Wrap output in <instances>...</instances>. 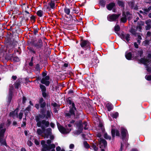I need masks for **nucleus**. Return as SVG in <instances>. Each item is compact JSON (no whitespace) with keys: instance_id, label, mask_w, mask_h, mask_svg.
I'll list each match as a JSON object with an SVG mask.
<instances>
[{"instance_id":"obj_30","label":"nucleus","mask_w":151,"mask_h":151,"mask_svg":"<svg viewBox=\"0 0 151 151\" xmlns=\"http://www.w3.org/2000/svg\"><path fill=\"white\" fill-rule=\"evenodd\" d=\"M35 27L36 28L34 29L33 31V33L35 35H36L37 33L38 32V31L39 30V29L37 28V26L35 25Z\"/></svg>"},{"instance_id":"obj_16","label":"nucleus","mask_w":151,"mask_h":151,"mask_svg":"<svg viewBox=\"0 0 151 151\" xmlns=\"http://www.w3.org/2000/svg\"><path fill=\"white\" fill-rule=\"evenodd\" d=\"M115 6V3L114 2H111L106 6L107 9L109 10H111L112 8Z\"/></svg>"},{"instance_id":"obj_20","label":"nucleus","mask_w":151,"mask_h":151,"mask_svg":"<svg viewBox=\"0 0 151 151\" xmlns=\"http://www.w3.org/2000/svg\"><path fill=\"white\" fill-rule=\"evenodd\" d=\"M24 12L26 14H25L24 19L26 20V22L28 21L29 19V13L27 11L26 8H25Z\"/></svg>"},{"instance_id":"obj_21","label":"nucleus","mask_w":151,"mask_h":151,"mask_svg":"<svg viewBox=\"0 0 151 151\" xmlns=\"http://www.w3.org/2000/svg\"><path fill=\"white\" fill-rule=\"evenodd\" d=\"M106 106L108 109V111H110L113 108V107L112 104L110 103H107L106 105Z\"/></svg>"},{"instance_id":"obj_33","label":"nucleus","mask_w":151,"mask_h":151,"mask_svg":"<svg viewBox=\"0 0 151 151\" xmlns=\"http://www.w3.org/2000/svg\"><path fill=\"white\" fill-rule=\"evenodd\" d=\"M127 17H123L121 19V21L124 23L127 22Z\"/></svg>"},{"instance_id":"obj_44","label":"nucleus","mask_w":151,"mask_h":151,"mask_svg":"<svg viewBox=\"0 0 151 151\" xmlns=\"http://www.w3.org/2000/svg\"><path fill=\"white\" fill-rule=\"evenodd\" d=\"M151 28V26L150 24H147L145 27V29L146 30H149Z\"/></svg>"},{"instance_id":"obj_8","label":"nucleus","mask_w":151,"mask_h":151,"mask_svg":"<svg viewBox=\"0 0 151 151\" xmlns=\"http://www.w3.org/2000/svg\"><path fill=\"white\" fill-rule=\"evenodd\" d=\"M57 125L59 131L63 134H67L69 133L71 131V129H65L63 127L60 125L58 123H57Z\"/></svg>"},{"instance_id":"obj_34","label":"nucleus","mask_w":151,"mask_h":151,"mask_svg":"<svg viewBox=\"0 0 151 151\" xmlns=\"http://www.w3.org/2000/svg\"><path fill=\"white\" fill-rule=\"evenodd\" d=\"M20 85V83L19 81H17L14 83V86L16 88H18Z\"/></svg>"},{"instance_id":"obj_12","label":"nucleus","mask_w":151,"mask_h":151,"mask_svg":"<svg viewBox=\"0 0 151 151\" xmlns=\"http://www.w3.org/2000/svg\"><path fill=\"white\" fill-rule=\"evenodd\" d=\"M49 77L48 76H46L42 79L41 80V83L46 86H48L50 84V82L49 81Z\"/></svg>"},{"instance_id":"obj_7","label":"nucleus","mask_w":151,"mask_h":151,"mask_svg":"<svg viewBox=\"0 0 151 151\" xmlns=\"http://www.w3.org/2000/svg\"><path fill=\"white\" fill-rule=\"evenodd\" d=\"M121 133L122 139L123 140L125 139V141H127L128 138V134L127 130L124 128L122 127Z\"/></svg>"},{"instance_id":"obj_46","label":"nucleus","mask_w":151,"mask_h":151,"mask_svg":"<svg viewBox=\"0 0 151 151\" xmlns=\"http://www.w3.org/2000/svg\"><path fill=\"white\" fill-rule=\"evenodd\" d=\"M23 114L22 112H20L19 113V115H18V117L20 119H22V116L23 115Z\"/></svg>"},{"instance_id":"obj_57","label":"nucleus","mask_w":151,"mask_h":151,"mask_svg":"<svg viewBox=\"0 0 151 151\" xmlns=\"http://www.w3.org/2000/svg\"><path fill=\"white\" fill-rule=\"evenodd\" d=\"M35 144L37 145H38L40 144V142L39 141L36 139H35Z\"/></svg>"},{"instance_id":"obj_17","label":"nucleus","mask_w":151,"mask_h":151,"mask_svg":"<svg viewBox=\"0 0 151 151\" xmlns=\"http://www.w3.org/2000/svg\"><path fill=\"white\" fill-rule=\"evenodd\" d=\"M12 92L11 89L10 90L9 92V94L8 97L7 99V102L9 104L11 102V100L12 98Z\"/></svg>"},{"instance_id":"obj_45","label":"nucleus","mask_w":151,"mask_h":151,"mask_svg":"<svg viewBox=\"0 0 151 151\" xmlns=\"http://www.w3.org/2000/svg\"><path fill=\"white\" fill-rule=\"evenodd\" d=\"M144 22L143 21H141L140 22H138L137 24L138 25H140V26H143L144 24Z\"/></svg>"},{"instance_id":"obj_10","label":"nucleus","mask_w":151,"mask_h":151,"mask_svg":"<svg viewBox=\"0 0 151 151\" xmlns=\"http://www.w3.org/2000/svg\"><path fill=\"white\" fill-rule=\"evenodd\" d=\"M120 15V14H113L109 16V18L108 19V20L110 22L116 21Z\"/></svg>"},{"instance_id":"obj_4","label":"nucleus","mask_w":151,"mask_h":151,"mask_svg":"<svg viewBox=\"0 0 151 151\" xmlns=\"http://www.w3.org/2000/svg\"><path fill=\"white\" fill-rule=\"evenodd\" d=\"M69 103L71 105L70 106V110L69 112L66 113L65 114L66 116H69L70 117L71 116L74 117L75 113L76 111V109L75 106V104L73 103H71L70 100L69 101Z\"/></svg>"},{"instance_id":"obj_37","label":"nucleus","mask_w":151,"mask_h":151,"mask_svg":"<svg viewBox=\"0 0 151 151\" xmlns=\"http://www.w3.org/2000/svg\"><path fill=\"white\" fill-rule=\"evenodd\" d=\"M120 28L119 25L115 26L114 27V30L115 32H118L120 30Z\"/></svg>"},{"instance_id":"obj_27","label":"nucleus","mask_w":151,"mask_h":151,"mask_svg":"<svg viewBox=\"0 0 151 151\" xmlns=\"http://www.w3.org/2000/svg\"><path fill=\"white\" fill-rule=\"evenodd\" d=\"M52 114L51 111L50 110H48L47 111L46 117V118H49L50 117L51 115Z\"/></svg>"},{"instance_id":"obj_51","label":"nucleus","mask_w":151,"mask_h":151,"mask_svg":"<svg viewBox=\"0 0 151 151\" xmlns=\"http://www.w3.org/2000/svg\"><path fill=\"white\" fill-rule=\"evenodd\" d=\"M146 68L147 69V71L148 72L151 73V68H148L147 66H146Z\"/></svg>"},{"instance_id":"obj_14","label":"nucleus","mask_w":151,"mask_h":151,"mask_svg":"<svg viewBox=\"0 0 151 151\" xmlns=\"http://www.w3.org/2000/svg\"><path fill=\"white\" fill-rule=\"evenodd\" d=\"M18 109H17L11 112L9 114L10 116H12L14 119L16 117H18Z\"/></svg>"},{"instance_id":"obj_60","label":"nucleus","mask_w":151,"mask_h":151,"mask_svg":"<svg viewBox=\"0 0 151 151\" xmlns=\"http://www.w3.org/2000/svg\"><path fill=\"white\" fill-rule=\"evenodd\" d=\"M151 35V32L150 31H148L147 32V37H149Z\"/></svg>"},{"instance_id":"obj_48","label":"nucleus","mask_w":151,"mask_h":151,"mask_svg":"<svg viewBox=\"0 0 151 151\" xmlns=\"http://www.w3.org/2000/svg\"><path fill=\"white\" fill-rule=\"evenodd\" d=\"M30 20L31 21L33 20L34 22L35 21V17L34 15L30 17Z\"/></svg>"},{"instance_id":"obj_29","label":"nucleus","mask_w":151,"mask_h":151,"mask_svg":"<svg viewBox=\"0 0 151 151\" xmlns=\"http://www.w3.org/2000/svg\"><path fill=\"white\" fill-rule=\"evenodd\" d=\"M100 4L103 7H104L106 4V1L104 0H100L99 1Z\"/></svg>"},{"instance_id":"obj_36","label":"nucleus","mask_w":151,"mask_h":151,"mask_svg":"<svg viewBox=\"0 0 151 151\" xmlns=\"http://www.w3.org/2000/svg\"><path fill=\"white\" fill-rule=\"evenodd\" d=\"M119 114L118 112H116L111 115V116L114 118H116L118 116Z\"/></svg>"},{"instance_id":"obj_41","label":"nucleus","mask_w":151,"mask_h":151,"mask_svg":"<svg viewBox=\"0 0 151 151\" xmlns=\"http://www.w3.org/2000/svg\"><path fill=\"white\" fill-rule=\"evenodd\" d=\"M130 32L134 35H136V32L134 29H132Z\"/></svg>"},{"instance_id":"obj_26","label":"nucleus","mask_w":151,"mask_h":151,"mask_svg":"<svg viewBox=\"0 0 151 151\" xmlns=\"http://www.w3.org/2000/svg\"><path fill=\"white\" fill-rule=\"evenodd\" d=\"M134 4L135 2L134 1H130L128 3L129 6L131 9H132L134 7Z\"/></svg>"},{"instance_id":"obj_47","label":"nucleus","mask_w":151,"mask_h":151,"mask_svg":"<svg viewBox=\"0 0 151 151\" xmlns=\"http://www.w3.org/2000/svg\"><path fill=\"white\" fill-rule=\"evenodd\" d=\"M145 23L147 24H149L151 23V20L149 19L146 20Z\"/></svg>"},{"instance_id":"obj_50","label":"nucleus","mask_w":151,"mask_h":151,"mask_svg":"<svg viewBox=\"0 0 151 151\" xmlns=\"http://www.w3.org/2000/svg\"><path fill=\"white\" fill-rule=\"evenodd\" d=\"M123 40L127 43H128L130 40V38H122Z\"/></svg>"},{"instance_id":"obj_6","label":"nucleus","mask_w":151,"mask_h":151,"mask_svg":"<svg viewBox=\"0 0 151 151\" xmlns=\"http://www.w3.org/2000/svg\"><path fill=\"white\" fill-rule=\"evenodd\" d=\"M80 45L83 49L86 50L87 49L90 47L91 44L88 40L81 39Z\"/></svg>"},{"instance_id":"obj_58","label":"nucleus","mask_w":151,"mask_h":151,"mask_svg":"<svg viewBox=\"0 0 151 151\" xmlns=\"http://www.w3.org/2000/svg\"><path fill=\"white\" fill-rule=\"evenodd\" d=\"M35 106L37 109H39L40 107V105L39 104H35Z\"/></svg>"},{"instance_id":"obj_53","label":"nucleus","mask_w":151,"mask_h":151,"mask_svg":"<svg viewBox=\"0 0 151 151\" xmlns=\"http://www.w3.org/2000/svg\"><path fill=\"white\" fill-rule=\"evenodd\" d=\"M99 127L101 128L102 129V131H103L104 130V127L103 124L102 123H100L99 125Z\"/></svg>"},{"instance_id":"obj_2","label":"nucleus","mask_w":151,"mask_h":151,"mask_svg":"<svg viewBox=\"0 0 151 151\" xmlns=\"http://www.w3.org/2000/svg\"><path fill=\"white\" fill-rule=\"evenodd\" d=\"M4 124H0V143L2 145L7 146L6 140L4 139V133L6 131V129L4 127Z\"/></svg>"},{"instance_id":"obj_56","label":"nucleus","mask_w":151,"mask_h":151,"mask_svg":"<svg viewBox=\"0 0 151 151\" xmlns=\"http://www.w3.org/2000/svg\"><path fill=\"white\" fill-rule=\"evenodd\" d=\"M43 101H44V99L43 98H40L39 99V104H41V103H42L43 102H44Z\"/></svg>"},{"instance_id":"obj_18","label":"nucleus","mask_w":151,"mask_h":151,"mask_svg":"<svg viewBox=\"0 0 151 151\" xmlns=\"http://www.w3.org/2000/svg\"><path fill=\"white\" fill-rule=\"evenodd\" d=\"M140 62L143 64L147 65L148 64H149L150 61L146 59L145 58H142L140 60Z\"/></svg>"},{"instance_id":"obj_22","label":"nucleus","mask_w":151,"mask_h":151,"mask_svg":"<svg viewBox=\"0 0 151 151\" xmlns=\"http://www.w3.org/2000/svg\"><path fill=\"white\" fill-rule=\"evenodd\" d=\"M48 5L50 6L51 8L53 9L55 8V4L53 0H50V1L48 3Z\"/></svg>"},{"instance_id":"obj_24","label":"nucleus","mask_w":151,"mask_h":151,"mask_svg":"<svg viewBox=\"0 0 151 151\" xmlns=\"http://www.w3.org/2000/svg\"><path fill=\"white\" fill-rule=\"evenodd\" d=\"M117 3L119 6L122 7L124 9L125 7V2L124 1L118 0L117 2Z\"/></svg>"},{"instance_id":"obj_55","label":"nucleus","mask_w":151,"mask_h":151,"mask_svg":"<svg viewBox=\"0 0 151 151\" xmlns=\"http://www.w3.org/2000/svg\"><path fill=\"white\" fill-rule=\"evenodd\" d=\"M27 144L29 146H31L32 145V143L29 140L27 142Z\"/></svg>"},{"instance_id":"obj_38","label":"nucleus","mask_w":151,"mask_h":151,"mask_svg":"<svg viewBox=\"0 0 151 151\" xmlns=\"http://www.w3.org/2000/svg\"><path fill=\"white\" fill-rule=\"evenodd\" d=\"M35 69L37 71L39 72L40 71V65L39 64H37L36 65Z\"/></svg>"},{"instance_id":"obj_19","label":"nucleus","mask_w":151,"mask_h":151,"mask_svg":"<svg viewBox=\"0 0 151 151\" xmlns=\"http://www.w3.org/2000/svg\"><path fill=\"white\" fill-rule=\"evenodd\" d=\"M111 133L112 136L113 137H114L115 134H116V136H119V131L117 130H115L114 129H112L111 130Z\"/></svg>"},{"instance_id":"obj_5","label":"nucleus","mask_w":151,"mask_h":151,"mask_svg":"<svg viewBox=\"0 0 151 151\" xmlns=\"http://www.w3.org/2000/svg\"><path fill=\"white\" fill-rule=\"evenodd\" d=\"M37 122V126L39 127H41L43 131L45 130V127H48L49 125V122L45 120Z\"/></svg>"},{"instance_id":"obj_63","label":"nucleus","mask_w":151,"mask_h":151,"mask_svg":"<svg viewBox=\"0 0 151 151\" xmlns=\"http://www.w3.org/2000/svg\"><path fill=\"white\" fill-rule=\"evenodd\" d=\"M61 150V148L59 146H58L56 147V150L57 151H60Z\"/></svg>"},{"instance_id":"obj_32","label":"nucleus","mask_w":151,"mask_h":151,"mask_svg":"<svg viewBox=\"0 0 151 151\" xmlns=\"http://www.w3.org/2000/svg\"><path fill=\"white\" fill-rule=\"evenodd\" d=\"M104 137L106 139L110 140L111 139V137L108 135L107 134L105 133L104 135Z\"/></svg>"},{"instance_id":"obj_49","label":"nucleus","mask_w":151,"mask_h":151,"mask_svg":"<svg viewBox=\"0 0 151 151\" xmlns=\"http://www.w3.org/2000/svg\"><path fill=\"white\" fill-rule=\"evenodd\" d=\"M149 41L147 40H146L143 42V44L144 45H146L148 44L149 43Z\"/></svg>"},{"instance_id":"obj_59","label":"nucleus","mask_w":151,"mask_h":151,"mask_svg":"<svg viewBox=\"0 0 151 151\" xmlns=\"http://www.w3.org/2000/svg\"><path fill=\"white\" fill-rule=\"evenodd\" d=\"M72 20L74 22H78V21L77 19L75 17H73V18L72 19Z\"/></svg>"},{"instance_id":"obj_62","label":"nucleus","mask_w":151,"mask_h":151,"mask_svg":"<svg viewBox=\"0 0 151 151\" xmlns=\"http://www.w3.org/2000/svg\"><path fill=\"white\" fill-rule=\"evenodd\" d=\"M10 38H6V41H5V43H6V44H9V40H10Z\"/></svg>"},{"instance_id":"obj_11","label":"nucleus","mask_w":151,"mask_h":151,"mask_svg":"<svg viewBox=\"0 0 151 151\" xmlns=\"http://www.w3.org/2000/svg\"><path fill=\"white\" fill-rule=\"evenodd\" d=\"M52 129L50 128H48L47 129L43 131L45 135H42V136L45 138H48L49 135H50L51 133Z\"/></svg>"},{"instance_id":"obj_54","label":"nucleus","mask_w":151,"mask_h":151,"mask_svg":"<svg viewBox=\"0 0 151 151\" xmlns=\"http://www.w3.org/2000/svg\"><path fill=\"white\" fill-rule=\"evenodd\" d=\"M136 29H139V30L140 31L142 29V26H140V25H138L136 27Z\"/></svg>"},{"instance_id":"obj_39","label":"nucleus","mask_w":151,"mask_h":151,"mask_svg":"<svg viewBox=\"0 0 151 151\" xmlns=\"http://www.w3.org/2000/svg\"><path fill=\"white\" fill-rule=\"evenodd\" d=\"M83 145L84 147L86 148H88L89 147V145L86 141H84L83 142Z\"/></svg>"},{"instance_id":"obj_52","label":"nucleus","mask_w":151,"mask_h":151,"mask_svg":"<svg viewBox=\"0 0 151 151\" xmlns=\"http://www.w3.org/2000/svg\"><path fill=\"white\" fill-rule=\"evenodd\" d=\"M42 93L43 96L44 98H45L47 96V94L46 93V91L42 92Z\"/></svg>"},{"instance_id":"obj_9","label":"nucleus","mask_w":151,"mask_h":151,"mask_svg":"<svg viewBox=\"0 0 151 151\" xmlns=\"http://www.w3.org/2000/svg\"><path fill=\"white\" fill-rule=\"evenodd\" d=\"M99 146L101 148V151H105L103 148H105L107 146L106 141L104 139L100 138Z\"/></svg>"},{"instance_id":"obj_40","label":"nucleus","mask_w":151,"mask_h":151,"mask_svg":"<svg viewBox=\"0 0 151 151\" xmlns=\"http://www.w3.org/2000/svg\"><path fill=\"white\" fill-rule=\"evenodd\" d=\"M42 40L40 39L39 40V41H38V42L37 44V45L40 47L41 46V45H42Z\"/></svg>"},{"instance_id":"obj_64","label":"nucleus","mask_w":151,"mask_h":151,"mask_svg":"<svg viewBox=\"0 0 151 151\" xmlns=\"http://www.w3.org/2000/svg\"><path fill=\"white\" fill-rule=\"evenodd\" d=\"M74 145L73 144H71L70 145L69 147L70 149H72L74 147Z\"/></svg>"},{"instance_id":"obj_13","label":"nucleus","mask_w":151,"mask_h":151,"mask_svg":"<svg viewBox=\"0 0 151 151\" xmlns=\"http://www.w3.org/2000/svg\"><path fill=\"white\" fill-rule=\"evenodd\" d=\"M40 113L42 114H39L36 117V122L39 121L40 118L43 119L45 116V114H44V111L42 109H41Z\"/></svg>"},{"instance_id":"obj_42","label":"nucleus","mask_w":151,"mask_h":151,"mask_svg":"<svg viewBox=\"0 0 151 151\" xmlns=\"http://www.w3.org/2000/svg\"><path fill=\"white\" fill-rule=\"evenodd\" d=\"M40 104V107L43 108L45 107L46 106V103L45 102H44Z\"/></svg>"},{"instance_id":"obj_35","label":"nucleus","mask_w":151,"mask_h":151,"mask_svg":"<svg viewBox=\"0 0 151 151\" xmlns=\"http://www.w3.org/2000/svg\"><path fill=\"white\" fill-rule=\"evenodd\" d=\"M37 132L38 135H41L43 132L42 130L40 129H37Z\"/></svg>"},{"instance_id":"obj_3","label":"nucleus","mask_w":151,"mask_h":151,"mask_svg":"<svg viewBox=\"0 0 151 151\" xmlns=\"http://www.w3.org/2000/svg\"><path fill=\"white\" fill-rule=\"evenodd\" d=\"M87 123L86 122H84L83 123H82L81 121L77 122L75 124V125L78 129L77 134H79L82 132L83 127L84 129H87L88 127H87Z\"/></svg>"},{"instance_id":"obj_28","label":"nucleus","mask_w":151,"mask_h":151,"mask_svg":"<svg viewBox=\"0 0 151 151\" xmlns=\"http://www.w3.org/2000/svg\"><path fill=\"white\" fill-rule=\"evenodd\" d=\"M64 12L67 15H69L70 12V9L67 8L66 7L64 9Z\"/></svg>"},{"instance_id":"obj_61","label":"nucleus","mask_w":151,"mask_h":151,"mask_svg":"<svg viewBox=\"0 0 151 151\" xmlns=\"http://www.w3.org/2000/svg\"><path fill=\"white\" fill-rule=\"evenodd\" d=\"M26 100V98L25 96H23L22 98V103H24Z\"/></svg>"},{"instance_id":"obj_15","label":"nucleus","mask_w":151,"mask_h":151,"mask_svg":"<svg viewBox=\"0 0 151 151\" xmlns=\"http://www.w3.org/2000/svg\"><path fill=\"white\" fill-rule=\"evenodd\" d=\"M118 36L121 38H129L130 35L129 34H126L124 32H119L118 34Z\"/></svg>"},{"instance_id":"obj_43","label":"nucleus","mask_w":151,"mask_h":151,"mask_svg":"<svg viewBox=\"0 0 151 151\" xmlns=\"http://www.w3.org/2000/svg\"><path fill=\"white\" fill-rule=\"evenodd\" d=\"M145 77V78L147 80L150 81L151 80V75H147Z\"/></svg>"},{"instance_id":"obj_25","label":"nucleus","mask_w":151,"mask_h":151,"mask_svg":"<svg viewBox=\"0 0 151 151\" xmlns=\"http://www.w3.org/2000/svg\"><path fill=\"white\" fill-rule=\"evenodd\" d=\"M43 12L42 11L40 10L37 12L36 14L39 17H41L43 16Z\"/></svg>"},{"instance_id":"obj_31","label":"nucleus","mask_w":151,"mask_h":151,"mask_svg":"<svg viewBox=\"0 0 151 151\" xmlns=\"http://www.w3.org/2000/svg\"><path fill=\"white\" fill-rule=\"evenodd\" d=\"M40 88L41 89L42 92L43 91H46V89L45 86H44L40 84Z\"/></svg>"},{"instance_id":"obj_1","label":"nucleus","mask_w":151,"mask_h":151,"mask_svg":"<svg viewBox=\"0 0 151 151\" xmlns=\"http://www.w3.org/2000/svg\"><path fill=\"white\" fill-rule=\"evenodd\" d=\"M52 142V140L48 139L46 141L47 143L49 145H48L45 144V142L44 140L41 141V145L42 146V151H55V144H50Z\"/></svg>"},{"instance_id":"obj_23","label":"nucleus","mask_w":151,"mask_h":151,"mask_svg":"<svg viewBox=\"0 0 151 151\" xmlns=\"http://www.w3.org/2000/svg\"><path fill=\"white\" fill-rule=\"evenodd\" d=\"M132 56V54L130 52L128 51L126 52L125 54V57L128 60H130L131 59Z\"/></svg>"}]
</instances>
